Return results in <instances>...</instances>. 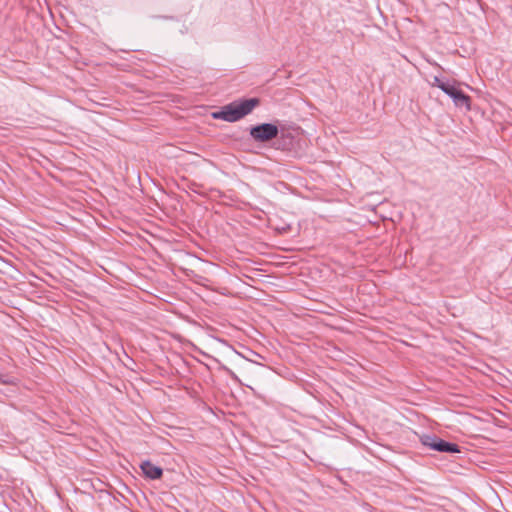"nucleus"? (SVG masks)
Masks as SVG:
<instances>
[{"mask_svg": "<svg viewBox=\"0 0 512 512\" xmlns=\"http://www.w3.org/2000/svg\"><path fill=\"white\" fill-rule=\"evenodd\" d=\"M229 325L234 329H241L237 324L229 323Z\"/></svg>", "mask_w": 512, "mask_h": 512, "instance_id": "nucleus-11", "label": "nucleus"}, {"mask_svg": "<svg viewBox=\"0 0 512 512\" xmlns=\"http://www.w3.org/2000/svg\"><path fill=\"white\" fill-rule=\"evenodd\" d=\"M276 148L282 151H291L295 146V138L291 132L281 130L280 136L276 138Z\"/></svg>", "mask_w": 512, "mask_h": 512, "instance_id": "nucleus-5", "label": "nucleus"}, {"mask_svg": "<svg viewBox=\"0 0 512 512\" xmlns=\"http://www.w3.org/2000/svg\"><path fill=\"white\" fill-rule=\"evenodd\" d=\"M450 83L451 82L448 80L444 81V80L440 79L438 76H435L433 78V82L431 84H432V86H436L443 91V87H448Z\"/></svg>", "mask_w": 512, "mask_h": 512, "instance_id": "nucleus-8", "label": "nucleus"}, {"mask_svg": "<svg viewBox=\"0 0 512 512\" xmlns=\"http://www.w3.org/2000/svg\"><path fill=\"white\" fill-rule=\"evenodd\" d=\"M141 470L144 473V475L150 479H159L162 476V469L150 461H144L141 464Z\"/></svg>", "mask_w": 512, "mask_h": 512, "instance_id": "nucleus-7", "label": "nucleus"}, {"mask_svg": "<svg viewBox=\"0 0 512 512\" xmlns=\"http://www.w3.org/2000/svg\"><path fill=\"white\" fill-rule=\"evenodd\" d=\"M443 92L452 98L455 106L471 110L472 99L460 89V83L456 80L451 81L448 87H443Z\"/></svg>", "mask_w": 512, "mask_h": 512, "instance_id": "nucleus-3", "label": "nucleus"}, {"mask_svg": "<svg viewBox=\"0 0 512 512\" xmlns=\"http://www.w3.org/2000/svg\"><path fill=\"white\" fill-rule=\"evenodd\" d=\"M279 129L275 124L262 123L251 127L250 135L257 142H268L277 138Z\"/></svg>", "mask_w": 512, "mask_h": 512, "instance_id": "nucleus-4", "label": "nucleus"}, {"mask_svg": "<svg viewBox=\"0 0 512 512\" xmlns=\"http://www.w3.org/2000/svg\"><path fill=\"white\" fill-rule=\"evenodd\" d=\"M226 360L234 369L247 364V359L242 357L232 346L226 347Z\"/></svg>", "mask_w": 512, "mask_h": 512, "instance_id": "nucleus-6", "label": "nucleus"}, {"mask_svg": "<svg viewBox=\"0 0 512 512\" xmlns=\"http://www.w3.org/2000/svg\"><path fill=\"white\" fill-rule=\"evenodd\" d=\"M214 118H224V111L215 112L212 114Z\"/></svg>", "mask_w": 512, "mask_h": 512, "instance_id": "nucleus-9", "label": "nucleus"}, {"mask_svg": "<svg viewBox=\"0 0 512 512\" xmlns=\"http://www.w3.org/2000/svg\"><path fill=\"white\" fill-rule=\"evenodd\" d=\"M421 443L438 452L459 453L460 447L456 443L447 442L435 434H424L420 438Z\"/></svg>", "mask_w": 512, "mask_h": 512, "instance_id": "nucleus-2", "label": "nucleus"}, {"mask_svg": "<svg viewBox=\"0 0 512 512\" xmlns=\"http://www.w3.org/2000/svg\"><path fill=\"white\" fill-rule=\"evenodd\" d=\"M260 104L259 98L241 99L226 105V122H236Z\"/></svg>", "mask_w": 512, "mask_h": 512, "instance_id": "nucleus-1", "label": "nucleus"}, {"mask_svg": "<svg viewBox=\"0 0 512 512\" xmlns=\"http://www.w3.org/2000/svg\"><path fill=\"white\" fill-rule=\"evenodd\" d=\"M225 371L228 372L231 376L235 377V371L232 368L226 367Z\"/></svg>", "mask_w": 512, "mask_h": 512, "instance_id": "nucleus-10", "label": "nucleus"}]
</instances>
